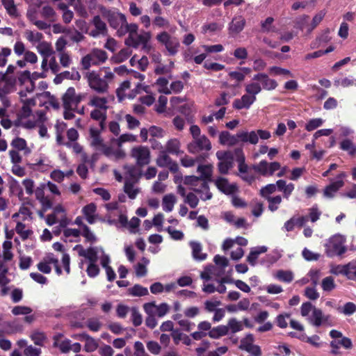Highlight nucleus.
<instances>
[{
	"label": "nucleus",
	"instance_id": "obj_1",
	"mask_svg": "<svg viewBox=\"0 0 356 356\" xmlns=\"http://www.w3.org/2000/svg\"><path fill=\"white\" fill-rule=\"evenodd\" d=\"M88 85L97 93L108 91V85L113 81L115 74L109 67H102L98 71H91L86 74Z\"/></svg>",
	"mask_w": 356,
	"mask_h": 356
},
{
	"label": "nucleus",
	"instance_id": "obj_2",
	"mask_svg": "<svg viewBox=\"0 0 356 356\" xmlns=\"http://www.w3.org/2000/svg\"><path fill=\"white\" fill-rule=\"evenodd\" d=\"M73 249L77 251L80 257H83L88 260V264L86 269L88 275L90 277H95L98 275L99 268L97 262L99 260L102 264V258L103 254H105L104 249L98 246L84 249L81 245H76Z\"/></svg>",
	"mask_w": 356,
	"mask_h": 356
},
{
	"label": "nucleus",
	"instance_id": "obj_3",
	"mask_svg": "<svg viewBox=\"0 0 356 356\" xmlns=\"http://www.w3.org/2000/svg\"><path fill=\"white\" fill-rule=\"evenodd\" d=\"M346 243V237L342 234H337L331 236L325 245L327 256L333 257L345 254L348 250Z\"/></svg>",
	"mask_w": 356,
	"mask_h": 356
},
{
	"label": "nucleus",
	"instance_id": "obj_4",
	"mask_svg": "<svg viewBox=\"0 0 356 356\" xmlns=\"http://www.w3.org/2000/svg\"><path fill=\"white\" fill-rule=\"evenodd\" d=\"M184 183L191 185L192 189L200 195V198L205 201L212 197V194L209 191L207 181L200 179L197 176L191 175L184 177Z\"/></svg>",
	"mask_w": 356,
	"mask_h": 356
},
{
	"label": "nucleus",
	"instance_id": "obj_5",
	"mask_svg": "<svg viewBox=\"0 0 356 356\" xmlns=\"http://www.w3.org/2000/svg\"><path fill=\"white\" fill-rule=\"evenodd\" d=\"M108 59L105 51L99 49H93L89 54L81 59V65L85 70H88L91 66L103 64Z\"/></svg>",
	"mask_w": 356,
	"mask_h": 356
},
{
	"label": "nucleus",
	"instance_id": "obj_6",
	"mask_svg": "<svg viewBox=\"0 0 356 356\" xmlns=\"http://www.w3.org/2000/svg\"><path fill=\"white\" fill-rule=\"evenodd\" d=\"M151 34L149 32L141 31L134 35L126 40V44L134 48L141 47L145 52H149L151 49L149 40Z\"/></svg>",
	"mask_w": 356,
	"mask_h": 356
},
{
	"label": "nucleus",
	"instance_id": "obj_7",
	"mask_svg": "<svg viewBox=\"0 0 356 356\" xmlns=\"http://www.w3.org/2000/svg\"><path fill=\"white\" fill-rule=\"evenodd\" d=\"M16 90L14 81H6L0 86V103L1 105L10 108L12 106V98L10 95Z\"/></svg>",
	"mask_w": 356,
	"mask_h": 356
},
{
	"label": "nucleus",
	"instance_id": "obj_8",
	"mask_svg": "<svg viewBox=\"0 0 356 356\" xmlns=\"http://www.w3.org/2000/svg\"><path fill=\"white\" fill-rule=\"evenodd\" d=\"M131 156L138 166L148 165L150 162V150L147 146L138 145L133 147Z\"/></svg>",
	"mask_w": 356,
	"mask_h": 356
},
{
	"label": "nucleus",
	"instance_id": "obj_9",
	"mask_svg": "<svg viewBox=\"0 0 356 356\" xmlns=\"http://www.w3.org/2000/svg\"><path fill=\"white\" fill-rule=\"evenodd\" d=\"M308 322L315 327L332 326L333 323L330 315H324L323 312L318 308H314L310 316L307 318Z\"/></svg>",
	"mask_w": 356,
	"mask_h": 356
},
{
	"label": "nucleus",
	"instance_id": "obj_10",
	"mask_svg": "<svg viewBox=\"0 0 356 356\" xmlns=\"http://www.w3.org/2000/svg\"><path fill=\"white\" fill-rule=\"evenodd\" d=\"M211 149V143L208 138L204 135L193 139V140L188 145V150L192 154H197L203 151H209Z\"/></svg>",
	"mask_w": 356,
	"mask_h": 356
},
{
	"label": "nucleus",
	"instance_id": "obj_11",
	"mask_svg": "<svg viewBox=\"0 0 356 356\" xmlns=\"http://www.w3.org/2000/svg\"><path fill=\"white\" fill-rule=\"evenodd\" d=\"M216 157L219 160V172L221 174H227L233 165V154L229 151H218Z\"/></svg>",
	"mask_w": 356,
	"mask_h": 356
},
{
	"label": "nucleus",
	"instance_id": "obj_12",
	"mask_svg": "<svg viewBox=\"0 0 356 356\" xmlns=\"http://www.w3.org/2000/svg\"><path fill=\"white\" fill-rule=\"evenodd\" d=\"M157 40L165 45L171 55L178 51L179 42L177 38L171 37L167 32H162L156 35Z\"/></svg>",
	"mask_w": 356,
	"mask_h": 356
},
{
	"label": "nucleus",
	"instance_id": "obj_13",
	"mask_svg": "<svg viewBox=\"0 0 356 356\" xmlns=\"http://www.w3.org/2000/svg\"><path fill=\"white\" fill-rule=\"evenodd\" d=\"M254 336L252 334H248L241 340L239 348L249 353L252 356H261V348L259 346L254 345Z\"/></svg>",
	"mask_w": 356,
	"mask_h": 356
},
{
	"label": "nucleus",
	"instance_id": "obj_14",
	"mask_svg": "<svg viewBox=\"0 0 356 356\" xmlns=\"http://www.w3.org/2000/svg\"><path fill=\"white\" fill-rule=\"evenodd\" d=\"M346 177V174L344 172H340L337 177L334 181L331 182L330 184L327 186L323 191L324 196L328 198H332L335 193L343 186L344 181L343 179Z\"/></svg>",
	"mask_w": 356,
	"mask_h": 356
},
{
	"label": "nucleus",
	"instance_id": "obj_15",
	"mask_svg": "<svg viewBox=\"0 0 356 356\" xmlns=\"http://www.w3.org/2000/svg\"><path fill=\"white\" fill-rule=\"evenodd\" d=\"M81 101V95H77L75 89L69 88L63 96V102L65 109L74 108Z\"/></svg>",
	"mask_w": 356,
	"mask_h": 356
},
{
	"label": "nucleus",
	"instance_id": "obj_16",
	"mask_svg": "<svg viewBox=\"0 0 356 356\" xmlns=\"http://www.w3.org/2000/svg\"><path fill=\"white\" fill-rule=\"evenodd\" d=\"M104 15L106 17L110 26L117 29V31L125 24L126 17L122 13L114 10H108Z\"/></svg>",
	"mask_w": 356,
	"mask_h": 356
},
{
	"label": "nucleus",
	"instance_id": "obj_17",
	"mask_svg": "<svg viewBox=\"0 0 356 356\" xmlns=\"http://www.w3.org/2000/svg\"><path fill=\"white\" fill-rule=\"evenodd\" d=\"M46 74L44 72H33L31 74L29 71H24L19 77L21 82H26V90L33 92L35 89L34 81L38 79L44 78Z\"/></svg>",
	"mask_w": 356,
	"mask_h": 356
},
{
	"label": "nucleus",
	"instance_id": "obj_18",
	"mask_svg": "<svg viewBox=\"0 0 356 356\" xmlns=\"http://www.w3.org/2000/svg\"><path fill=\"white\" fill-rule=\"evenodd\" d=\"M15 222L16 223L15 231L22 241L32 238L33 231L31 225L22 222L21 220H17V222Z\"/></svg>",
	"mask_w": 356,
	"mask_h": 356
},
{
	"label": "nucleus",
	"instance_id": "obj_19",
	"mask_svg": "<svg viewBox=\"0 0 356 356\" xmlns=\"http://www.w3.org/2000/svg\"><path fill=\"white\" fill-rule=\"evenodd\" d=\"M75 338L84 342L83 349L86 353H93L99 348L98 340L86 333L79 334Z\"/></svg>",
	"mask_w": 356,
	"mask_h": 356
},
{
	"label": "nucleus",
	"instance_id": "obj_20",
	"mask_svg": "<svg viewBox=\"0 0 356 356\" xmlns=\"http://www.w3.org/2000/svg\"><path fill=\"white\" fill-rule=\"evenodd\" d=\"M257 97L247 92L242 95L241 98L236 99L233 102V108L237 110L248 109L255 102Z\"/></svg>",
	"mask_w": 356,
	"mask_h": 356
},
{
	"label": "nucleus",
	"instance_id": "obj_21",
	"mask_svg": "<svg viewBox=\"0 0 356 356\" xmlns=\"http://www.w3.org/2000/svg\"><path fill=\"white\" fill-rule=\"evenodd\" d=\"M92 24L95 26V29L88 32L90 36L97 38L100 35H106L107 34L106 24L101 19L99 16L94 17Z\"/></svg>",
	"mask_w": 356,
	"mask_h": 356
},
{
	"label": "nucleus",
	"instance_id": "obj_22",
	"mask_svg": "<svg viewBox=\"0 0 356 356\" xmlns=\"http://www.w3.org/2000/svg\"><path fill=\"white\" fill-rule=\"evenodd\" d=\"M331 353L333 355H339L340 346L345 349L349 350L353 348V343L350 339L346 337H343L337 340H332L330 342Z\"/></svg>",
	"mask_w": 356,
	"mask_h": 356
},
{
	"label": "nucleus",
	"instance_id": "obj_23",
	"mask_svg": "<svg viewBox=\"0 0 356 356\" xmlns=\"http://www.w3.org/2000/svg\"><path fill=\"white\" fill-rule=\"evenodd\" d=\"M217 188L226 195H234L238 191V187L235 184H230L223 177H218L216 180Z\"/></svg>",
	"mask_w": 356,
	"mask_h": 356
},
{
	"label": "nucleus",
	"instance_id": "obj_24",
	"mask_svg": "<svg viewBox=\"0 0 356 356\" xmlns=\"http://www.w3.org/2000/svg\"><path fill=\"white\" fill-rule=\"evenodd\" d=\"M10 146L13 149L22 152L24 156H29L32 152V147L29 146L26 140L20 137L14 138Z\"/></svg>",
	"mask_w": 356,
	"mask_h": 356
},
{
	"label": "nucleus",
	"instance_id": "obj_25",
	"mask_svg": "<svg viewBox=\"0 0 356 356\" xmlns=\"http://www.w3.org/2000/svg\"><path fill=\"white\" fill-rule=\"evenodd\" d=\"M254 81H261L262 87L267 90H272L277 88V83L275 80L270 79L268 76L264 73H259L253 77Z\"/></svg>",
	"mask_w": 356,
	"mask_h": 356
},
{
	"label": "nucleus",
	"instance_id": "obj_26",
	"mask_svg": "<svg viewBox=\"0 0 356 356\" xmlns=\"http://www.w3.org/2000/svg\"><path fill=\"white\" fill-rule=\"evenodd\" d=\"M97 207L94 203H90L82 209V213L89 224H94L98 217Z\"/></svg>",
	"mask_w": 356,
	"mask_h": 356
},
{
	"label": "nucleus",
	"instance_id": "obj_27",
	"mask_svg": "<svg viewBox=\"0 0 356 356\" xmlns=\"http://www.w3.org/2000/svg\"><path fill=\"white\" fill-rule=\"evenodd\" d=\"M240 141L238 137V133L232 135L227 131H224L219 134V143L222 145L234 146Z\"/></svg>",
	"mask_w": 356,
	"mask_h": 356
},
{
	"label": "nucleus",
	"instance_id": "obj_28",
	"mask_svg": "<svg viewBox=\"0 0 356 356\" xmlns=\"http://www.w3.org/2000/svg\"><path fill=\"white\" fill-rule=\"evenodd\" d=\"M12 218L14 222H17L18 220H21L22 222L26 221H31L32 220V212L30 209L26 205L23 204L20 207L19 211L12 216Z\"/></svg>",
	"mask_w": 356,
	"mask_h": 356
},
{
	"label": "nucleus",
	"instance_id": "obj_29",
	"mask_svg": "<svg viewBox=\"0 0 356 356\" xmlns=\"http://www.w3.org/2000/svg\"><path fill=\"white\" fill-rule=\"evenodd\" d=\"M189 245L192 250V257L193 259L198 261H204L207 257V254L202 252V246L200 243L197 241H191Z\"/></svg>",
	"mask_w": 356,
	"mask_h": 356
},
{
	"label": "nucleus",
	"instance_id": "obj_30",
	"mask_svg": "<svg viewBox=\"0 0 356 356\" xmlns=\"http://www.w3.org/2000/svg\"><path fill=\"white\" fill-rule=\"evenodd\" d=\"M238 137H239L240 141L243 143H249L252 145H256L259 142L257 131H241L238 132Z\"/></svg>",
	"mask_w": 356,
	"mask_h": 356
},
{
	"label": "nucleus",
	"instance_id": "obj_31",
	"mask_svg": "<svg viewBox=\"0 0 356 356\" xmlns=\"http://www.w3.org/2000/svg\"><path fill=\"white\" fill-rule=\"evenodd\" d=\"M339 148L351 156H356V144L353 138H343L339 143Z\"/></svg>",
	"mask_w": 356,
	"mask_h": 356
},
{
	"label": "nucleus",
	"instance_id": "obj_32",
	"mask_svg": "<svg viewBox=\"0 0 356 356\" xmlns=\"http://www.w3.org/2000/svg\"><path fill=\"white\" fill-rule=\"evenodd\" d=\"M277 190L283 193L284 198L288 200L293 193L295 185L293 183H286L284 179H279L277 181Z\"/></svg>",
	"mask_w": 356,
	"mask_h": 356
},
{
	"label": "nucleus",
	"instance_id": "obj_33",
	"mask_svg": "<svg viewBox=\"0 0 356 356\" xmlns=\"http://www.w3.org/2000/svg\"><path fill=\"white\" fill-rule=\"evenodd\" d=\"M165 152L177 156L183 154V151L181 149L180 141L177 138L169 140L165 145Z\"/></svg>",
	"mask_w": 356,
	"mask_h": 356
},
{
	"label": "nucleus",
	"instance_id": "obj_34",
	"mask_svg": "<svg viewBox=\"0 0 356 356\" xmlns=\"http://www.w3.org/2000/svg\"><path fill=\"white\" fill-rule=\"evenodd\" d=\"M110 262L111 259L109 255L106 253L103 254V257L102 258V266L106 270L107 280L109 282H112L115 279L116 275L113 268L109 266Z\"/></svg>",
	"mask_w": 356,
	"mask_h": 356
},
{
	"label": "nucleus",
	"instance_id": "obj_35",
	"mask_svg": "<svg viewBox=\"0 0 356 356\" xmlns=\"http://www.w3.org/2000/svg\"><path fill=\"white\" fill-rule=\"evenodd\" d=\"M267 251L266 246H258L251 249L250 254L247 257L248 262L252 266H254L257 264V260L259 255L261 253H264Z\"/></svg>",
	"mask_w": 356,
	"mask_h": 356
},
{
	"label": "nucleus",
	"instance_id": "obj_36",
	"mask_svg": "<svg viewBox=\"0 0 356 356\" xmlns=\"http://www.w3.org/2000/svg\"><path fill=\"white\" fill-rule=\"evenodd\" d=\"M26 39L34 47L43 40V34L38 31L26 30L24 32Z\"/></svg>",
	"mask_w": 356,
	"mask_h": 356
},
{
	"label": "nucleus",
	"instance_id": "obj_37",
	"mask_svg": "<svg viewBox=\"0 0 356 356\" xmlns=\"http://www.w3.org/2000/svg\"><path fill=\"white\" fill-rule=\"evenodd\" d=\"M197 172L200 174V177H197L200 179L207 181L209 180L213 171V165L211 164H204L200 165L197 169Z\"/></svg>",
	"mask_w": 356,
	"mask_h": 356
},
{
	"label": "nucleus",
	"instance_id": "obj_38",
	"mask_svg": "<svg viewBox=\"0 0 356 356\" xmlns=\"http://www.w3.org/2000/svg\"><path fill=\"white\" fill-rule=\"evenodd\" d=\"M245 20L242 17H234L229 24V31L232 33H238L244 29Z\"/></svg>",
	"mask_w": 356,
	"mask_h": 356
},
{
	"label": "nucleus",
	"instance_id": "obj_39",
	"mask_svg": "<svg viewBox=\"0 0 356 356\" xmlns=\"http://www.w3.org/2000/svg\"><path fill=\"white\" fill-rule=\"evenodd\" d=\"M108 99L106 97H99L94 95L91 97L88 104L97 109H103L107 111L108 109Z\"/></svg>",
	"mask_w": 356,
	"mask_h": 356
},
{
	"label": "nucleus",
	"instance_id": "obj_40",
	"mask_svg": "<svg viewBox=\"0 0 356 356\" xmlns=\"http://www.w3.org/2000/svg\"><path fill=\"white\" fill-rule=\"evenodd\" d=\"M234 154L236 157V161L238 163V170L241 175L248 172V165L245 163V156L241 148H237L234 150Z\"/></svg>",
	"mask_w": 356,
	"mask_h": 356
},
{
	"label": "nucleus",
	"instance_id": "obj_41",
	"mask_svg": "<svg viewBox=\"0 0 356 356\" xmlns=\"http://www.w3.org/2000/svg\"><path fill=\"white\" fill-rule=\"evenodd\" d=\"M90 136L91 138V145L96 149L99 150L104 144L102 138L100 136L99 131L97 129L90 128Z\"/></svg>",
	"mask_w": 356,
	"mask_h": 356
},
{
	"label": "nucleus",
	"instance_id": "obj_42",
	"mask_svg": "<svg viewBox=\"0 0 356 356\" xmlns=\"http://www.w3.org/2000/svg\"><path fill=\"white\" fill-rule=\"evenodd\" d=\"M35 48L38 52L42 57H50V56L54 53L51 43L47 41L42 40L35 47Z\"/></svg>",
	"mask_w": 356,
	"mask_h": 356
},
{
	"label": "nucleus",
	"instance_id": "obj_43",
	"mask_svg": "<svg viewBox=\"0 0 356 356\" xmlns=\"http://www.w3.org/2000/svg\"><path fill=\"white\" fill-rule=\"evenodd\" d=\"M138 26L136 24H128L127 22L123 25L122 28L118 29V34L120 36L124 35L127 33H129V37L131 38L134 35L138 33Z\"/></svg>",
	"mask_w": 356,
	"mask_h": 356
},
{
	"label": "nucleus",
	"instance_id": "obj_44",
	"mask_svg": "<svg viewBox=\"0 0 356 356\" xmlns=\"http://www.w3.org/2000/svg\"><path fill=\"white\" fill-rule=\"evenodd\" d=\"M1 3L9 16L11 17H17L19 16V13L14 0H1Z\"/></svg>",
	"mask_w": 356,
	"mask_h": 356
},
{
	"label": "nucleus",
	"instance_id": "obj_45",
	"mask_svg": "<svg viewBox=\"0 0 356 356\" xmlns=\"http://www.w3.org/2000/svg\"><path fill=\"white\" fill-rule=\"evenodd\" d=\"M90 117L95 120L99 121V126L101 129L104 128V122L106 119V110L95 108L90 112Z\"/></svg>",
	"mask_w": 356,
	"mask_h": 356
},
{
	"label": "nucleus",
	"instance_id": "obj_46",
	"mask_svg": "<svg viewBox=\"0 0 356 356\" xmlns=\"http://www.w3.org/2000/svg\"><path fill=\"white\" fill-rule=\"evenodd\" d=\"M228 334L227 327L224 325H220L214 327L208 332V336L214 339H218L221 337L225 336Z\"/></svg>",
	"mask_w": 356,
	"mask_h": 356
},
{
	"label": "nucleus",
	"instance_id": "obj_47",
	"mask_svg": "<svg viewBox=\"0 0 356 356\" xmlns=\"http://www.w3.org/2000/svg\"><path fill=\"white\" fill-rule=\"evenodd\" d=\"M176 197L173 194H168L163 197L162 207L165 212H170L173 210L176 203Z\"/></svg>",
	"mask_w": 356,
	"mask_h": 356
},
{
	"label": "nucleus",
	"instance_id": "obj_48",
	"mask_svg": "<svg viewBox=\"0 0 356 356\" xmlns=\"http://www.w3.org/2000/svg\"><path fill=\"white\" fill-rule=\"evenodd\" d=\"M225 327H227L228 333L229 332L232 333H236L243 330V323L235 318H230Z\"/></svg>",
	"mask_w": 356,
	"mask_h": 356
},
{
	"label": "nucleus",
	"instance_id": "obj_49",
	"mask_svg": "<svg viewBox=\"0 0 356 356\" xmlns=\"http://www.w3.org/2000/svg\"><path fill=\"white\" fill-rule=\"evenodd\" d=\"M326 11L325 10H322L316 13L312 19L310 25L307 26V33H310L323 20L324 17L325 16Z\"/></svg>",
	"mask_w": 356,
	"mask_h": 356
},
{
	"label": "nucleus",
	"instance_id": "obj_50",
	"mask_svg": "<svg viewBox=\"0 0 356 356\" xmlns=\"http://www.w3.org/2000/svg\"><path fill=\"white\" fill-rule=\"evenodd\" d=\"M40 15L49 22H52L56 20V13L53 8L49 6H44L40 10Z\"/></svg>",
	"mask_w": 356,
	"mask_h": 356
},
{
	"label": "nucleus",
	"instance_id": "obj_51",
	"mask_svg": "<svg viewBox=\"0 0 356 356\" xmlns=\"http://www.w3.org/2000/svg\"><path fill=\"white\" fill-rule=\"evenodd\" d=\"M321 288L325 292H330L333 291L337 285L334 282V278L332 276H327L321 281Z\"/></svg>",
	"mask_w": 356,
	"mask_h": 356
},
{
	"label": "nucleus",
	"instance_id": "obj_52",
	"mask_svg": "<svg viewBox=\"0 0 356 356\" xmlns=\"http://www.w3.org/2000/svg\"><path fill=\"white\" fill-rule=\"evenodd\" d=\"M124 191L131 199H135L139 193V188L136 187L134 184L129 180L125 181Z\"/></svg>",
	"mask_w": 356,
	"mask_h": 356
},
{
	"label": "nucleus",
	"instance_id": "obj_53",
	"mask_svg": "<svg viewBox=\"0 0 356 356\" xmlns=\"http://www.w3.org/2000/svg\"><path fill=\"white\" fill-rule=\"evenodd\" d=\"M168 152L165 151H161L156 160V163L159 167L164 168L167 167L170 163H171V161L172 159L170 157V156L167 154Z\"/></svg>",
	"mask_w": 356,
	"mask_h": 356
},
{
	"label": "nucleus",
	"instance_id": "obj_54",
	"mask_svg": "<svg viewBox=\"0 0 356 356\" xmlns=\"http://www.w3.org/2000/svg\"><path fill=\"white\" fill-rule=\"evenodd\" d=\"M346 277L352 281H356V260L346 264Z\"/></svg>",
	"mask_w": 356,
	"mask_h": 356
},
{
	"label": "nucleus",
	"instance_id": "obj_55",
	"mask_svg": "<svg viewBox=\"0 0 356 356\" xmlns=\"http://www.w3.org/2000/svg\"><path fill=\"white\" fill-rule=\"evenodd\" d=\"M252 169L259 175L268 177V163L266 161H261L259 163L253 165Z\"/></svg>",
	"mask_w": 356,
	"mask_h": 356
},
{
	"label": "nucleus",
	"instance_id": "obj_56",
	"mask_svg": "<svg viewBox=\"0 0 356 356\" xmlns=\"http://www.w3.org/2000/svg\"><path fill=\"white\" fill-rule=\"evenodd\" d=\"M13 243L10 241H5L3 243V258L5 261L13 259V254L11 251Z\"/></svg>",
	"mask_w": 356,
	"mask_h": 356
},
{
	"label": "nucleus",
	"instance_id": "obj_57",
	"mask_svg": "<svg viewBox=\"0 0 356 356\" xmlns=\"http://www.w3.org/2000/svg\"><path fill=\"white\" fill-rule=\"evenodd\" d=\"M87 327L92 332H98L102 327V323L97 317L90 318L86 321Z\"/></svg>",
	"mask_w": 356,
	"mask_h": 356
},
{
	"label": "nucleus",
	"instance_id": "obj_58",
	"mask_svg": "<svg viewBox=\"0 0 356 356\" xmlns=\"http://www.w3.org/2000/svg\"><path fill=\"white\" fill-rule=\"evenodd\" d=\"M129 294L133 296L140 297L148 295V289L140 284H135L131 288L129 289Z\"/></svg>",
	"mask_w": 356,
	"mask_h": 356
},
{
	"label": "nucleus",
	"instance_id": "obj_59",
	"mask_svg": "<svg viewBox=\"0 0 356 356\" xmlns=\"http://www.w3.org/2000/svg\"><path fill=\"white\" fill-rule=\"evenodd\" d=\"M158 86V91L160 93H163L165 95L171 94V90L168 88V81L167 79L164 77H160L156 80V82Z\"/></svg>",
	"mask_w": 356,
	"mask_h": 356
},
{
	"label": "nucleus",
	"instance_id": "obj_60",
	"mask_svg": "<svg viewBox=\"0 0 356 356\" xmlns=\"http://www.w3.org/2000/svg\"><path fill=\"white\" fill-rule=\"evenodd\" d=\"M266 200L268 202V209L272 212H274L278 209L279 206L282 200L280 195L268 197Z\"/></svg>",
	"mask_w": 356,
	"mask_h": 356
},
{
	"label": "nucleus",
	"instance_id": "obj_61",
	"mask_svg": "<svg viewBox=\"0 0 356 356\" xmlns=\"http://www.w3.org/2000/svg\"><path fill=\"white\" fill-rule=\"evenodd\" d=\"M262 90L261 85L257 82H251L245 85V92L255 96L258 95Z\"/></svg>",
	"mask_w": 356,
	"mask_h": 356
},
{
	"label": "nucleus",
	"instance_id": "obj_62",
	"mask_svg": "<svg viewBox=\"0 0 356 356\" xmlns=\"http://www.w3.org/2000/svg\"><path fill=\"white\" fill-rule=\"evenodd\" d=\"M274 19L271 17H267L261 22V30L263 33L275 32L276 29L273 26Z\"/></svg>",
	"mask_w": 356,
	"mask_h": 356
},
{
	"label": "nucleus",
	"instance_id": "obj_63",
	"mask_svg": "<svg viewBox=\"0 0 356 356\" xmlns=\"http://www.w3.org/2000/svg\"><path fill=\"white\" fill-rule=\"evenodd\" d=\"M307 276L310 279L312 284L316 286L319 282L321 277H322V273L320 269L311 268L307 273Z\"/></svg>",
	"mask_w": 356,
	"mask_h": 356
},
{
	"label": "nucleus",
	"instance_id": "obj_64",
	"mask_svg": "<svg viewBox=\"0 0 356 356\" xmlns=\"http://www.w3.org/2000/svg\"><path fill=\"white\" fill-rule=\"evenodd\" d=\"M275 277L277 280L287 283L291 282L293 279V275L291 271L282 270H278Z\"/></svg>",
	"mask_w": 356,
	"mask_h": 356
}]
</instances>
